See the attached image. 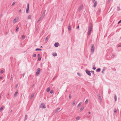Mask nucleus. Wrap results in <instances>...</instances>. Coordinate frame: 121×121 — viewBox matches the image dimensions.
<instances>
[{
	"label": "nucleus",
	"instance_id": "nucleus-27",
	"mask_svg": "<svg viewBox=\"0 0 121 121\" xmlns=\"http://www.w3.org/2000/svg\"><path fill=\"white\" fill-rule=\"evenodd\" d=\"M82 104V103L81 102H80L78 105L77 106V107H78L80 105H81Z\"/></svg>",
	"mask_w": 121,
	"mask_h": 121
},
{
	"label": "nucleus",
	"instance_id": "nucleus-51",
	"mask_svg": "<svg viewBox=\"0 0 121 121\" xmlns=\"http://www.w3.org/2000/svg\"><path fill=\"white\" fill-rule=\"evenodd\" d=\"M36 56V54H34L33 55V56L34 57H35Z\"/></svg>",
	"mask_w": 121,
	"mask_h": 121
},
{
	"label": "nucleus",
	"instance_id": "nucleus-21",
	"mask_svg": "<svg viewBox=\"0 0 121 121\" xmlns=\"http://www.w3.org/2000/svg\"><path fill=\"white\" fill-rule=\"evenodd\" d=\"M19 29V27H18V26H17L16 28V30L17 31H18Z\"/></svg>",
	"mask_w": 121,
	"mask_h": 121
},
{
	"label": "nucleus",
	"instance_id": "nucleus-19",
	"mask_svg": "<svg viewBox=\"0 0 121 121\" xmlns=\"http://www.w3.org/2000/svg\"><path fill=\"white\" fill-rule=\"evenodd\" d=\"M84 108V107H83V106L80 109V111H82L83 109Z\"/></svg>",
	"mask_w": 121,
	"mask_h": 121
},
{
	"label": "nucleus",
	"instance_id": "nucleus-29",
	"mask_svg": "<svg viewBox=\"0 0 121 121\" xmlns=\"http://www.w3.org/2000/svg\"><path fill=\"white\" fill-rule=\"evenodd\" d=\"M59 43L58 42L55 43L54 45H58Z\"/></svg>",
	"mask_w": 121,
	"mask_h": 121
},
{
	"label": "nucleus",
	"instance_id": "nucleus-17",
	"mask_svg": "<svg viewBox=\"0 0 121 121\" xmlns=\"http://www.w3.org/2000/svg\"><path fill=\"white\" fill-rule=\"evenodd\" d=\"M50 90V88L49 87L46 90V91L47 92H48Z\"/></svg>",
	"mask_w": 121,
	"mask_h": 121
},
{
	"label": "nucleus",
	"instance_id": "nucleus-3",
	"mask_svg": "<svg viewBox=\"0 0 121 121\" xmlns=\"http://www.w3.org/2000/svg\"><path fill=\"white\" fill-rule=\"evenodd\" d=\"M85 72L89 76H91V72L88 70L87 69H86L85 70Z\"/></svg>",
	"mask_w": 121,
	"mask_h": 121
},
{
	"label": "nucleus",
	"instance_id": "nucleus-13",
	"mask_svg": "<svg viewBox=\"0 0 121 121\" xmlns=\"http://www.w3.org/2000/svg\"><path fill=\"white\" fill-rule=\"evenodd\" d=\"M106 69V68L105 67H104L103 68V69L102 70V71L101 72L102 73H103V74H104V72L105 71V70Z\"/></svg>",
	"mask_w": 121,
	"mask_h": 121
},
{
	"label": "nucleus",
	"instance_id": "nucleus-54",
	"mask_svg": "<svg viewBox=\"0 0 121 121\" xmlns=\"http://www.w3.org/2000/svg\"><path fill=\"white\" fill-rule=\"evenodd\" d=\"M92 2L93 3H94V2H95V0H92Z\"/></svg>",
	"mask_w": 121,
	"mask_h": 121
},
{
	"label": "nucleus",
	"instance_id": "nucleus-45",
	"mask_svg": "<svg viewBox=\"0 0 121 121\" xmlns=\"http://www.w3.org/2000/svg\"><path fill=\"white\" fill-rule=\"evenodd\" d=\"M15 4V2H13V3L12 4V5L13 6V5H14V4Z\"/></svg>",
	"mask_w": 121,
	"mask_h": 121
},
{
	"label": "nucleus",
	"instance_id": "nucleus-59",
	"mask_svg": "<svg viewBox=\"0 0 121 121\" xmlns=\"http://www.w3.org/2000/svg\"><path fill=\"white\" fill-rule=\"evenodd\" d=\"M2 78V77H0V79H1Z\"/></svg>",
	"mask_w": 121,
	"mask_h": 121
},
{
	"label": "nucleus",
	"instance_id": "nucleus-58",
	"mask_svg": "<svg viewBox=\"0 0 121 121\" xmlns=\"http://www.w3.org/2000/svg\"><path fill=\"white\" fill-rule=\"evenodd\" d=\"M24 75H25V73H23V78Z\"/></svg>",
	"mask_w": 121,
	"mask_h": 121
},
{
	"label": "nucleus",
	"instance_id": "nucleus-2",
	"mask_svg": "<svg viewBox=\"0 0 121 121\" xmlns=\"http://www.w3.org/2000/svg\"><path fill=\"white\" fill-rule=\"evenodd\" d=\"M91 51L92 53H93L94 52L95 48L94 46H91Z\"/></svg>",
	"mask_w": 121,
	"mask_h": 121
},
{
	"label": "nucleus",
	"instance_id": "nucleus-28",
	"mask_svg": "<svg viewBox=\"0 0 121 121\" xmlns=\"http://www.w3.org/2000/svg\"><path fill=\"white\" fill-rule=\"evenodd\" d=\"M42 50V49H41L40 48H36L35 49V50L36 51H41Z\"/></svg>",
	"mask_w": 121,
	"mask_h": 121
},
{
	"label": "nucleus",
	"instance_id": "nucleus-20",
	"mask_svg": "<svg viewBox=\"0 0 121 121\" xmlns=\"http://www.w3.org/2000/svg\"><path fill=\"white\" fill-rule=\"evenodd\" d=\"M36 75L37 76H38L39 75V71H37L36 72Z\"/></svg>",
	"mask_w": 121,
	"mask_h": 121
},
{
	"label": "nucleus",
	"instance_id": "nucleus-9",
	"mask_svg": "<svg viewBox=\"0 0 121 121\" xmlns=\"http://www.w3.org/2000/svg\"><path fill=\"white\" fill-rule=\"evenodd\" d=\"M97 1H95V2L94 4L93 5V7H95L97 5Z\"/></svg>",
	"mask_w": 121,
	"mask_h": 121
},
{
	"label": "nucleus",
	"instance_id": "nucleus-8",
	"mask_svg": "<svg viewBox=\"0 0 121 121\" xmlns=\"http://www.w3.org/2000/svg\"><path fill=\"white\" fill-rule=\"evenodd\" d=\"M18 92V90H17L16 91L15 93H14V97H16L17 96V95Z\"/></svg>",
	"mask_w": 121,
	"mask_h": 121
},
{
	"label": "nucleus",
	"instance_id": "nucleus-38",
	"mask_svg": "<svg viewBox=\"0 0 121 121\" xmlns=\"http://www.w3.org/2000/svg\"><path fill=\"white\" fill-rule=\"evenodd\" d=\"M45 12H46V10H45L44 11H43V12L42 14H43V15L44 14V15H45Z\"/></svg>",
	"mask_w": 121,
	"mask_h": 121
},
{
	"label": "nucleus",
	"instance_id": "nucleus-5",
	"mask_svg": "<svg viewBox=\"0 0 121 121\" xmlns=\"http://www.w3.org/2000/svg\"><path fill=\"white\" fill-rule=\"evenodd\" d=\"M40 108H46L45 106L43 103H42L41 104Z\"/></svg>",
	"mask_w": 121,
	"mask_h": 121
},
{
	"label": "nucleus",
	"instance_id": "nucleus-31",
	"mask_svg": "<svg viewBox=\"0 0 121 121\" xmlns=\"http://www.w3.org/2000/svg\"><path fill=\"white\" fill-rule=\"evenodd\" d=\"M41 59V58L40 57H39L38 58V60L39 61H40Z\"/></svg>",
	"mask_w": 121,
	"mask_h": 121
},
{
	"label": "nucleus",
	"instance_id": "nucleus-46",
	"mask_svg": "<svg viewBox=\"0 0 121 121\" xmlns=\"http://www.w3.org/2000/svg\"><path fill=\"white\" fill-rule=\"evenodd\" d=\"M4 72V71L3 70H2L1 71H0V73H3Z\"/></svg>",
	"mask_w": 121,
	"mask_h": 121
},
{
	"label": "nucleus",
	"instance_id": "nucleus-32",
	"mask_svg": "<svg viewBox=\"0 0 121 121\" xmlns=\"http://www.w3.org/2000/svg\"><path fill=\"white\" fill-rule=\"evenodd\" d=\"M120 10V8L119 7H117V11H119Z\"/></svg>",
	"mask_w": 121,
	"mask_h": 121
},
{
	"label": "nucleus",
	"instance_id": "nucleus-48",
	"mask_svg": "<svg viewBox=\"0 0 121 121\" xmlns=\"http://www.w3.org/2000/svg\"><path fill=\"white\" fill-rule=\"evenodd\" d=\"M101 9H98V11L99 12H100L101 11Z\"/></svg>",
	"mask_w": 121,
	"mask_h": 121
},
{
	"label": "nucleus",
	"instance_id": "nucleus-53",
	"mask_svg": "<svg viewBox=\"0 0 121 121\" xmlns=\"http://www.w3.org/2000/svg\"><path fill=\"white\" fill-rule=\"evenodd\" d=\"M79 26H78L77 27L76 29H79Z\"/></svg>",
	"mask_w": 121,
	"mask_h": 121
},
{
	"label": "nucleus",
	"instance_id": "nucleus-39",
	"mask_svg": "<svg viewBox=\"0 0 121 121\" xmlns=\"http://www.w3.org/2000/svg\"><path fill=\"white\" fill-rule=\"evenodd\" d=\"M75 103V100L73 101V104H72L73 105V104H74Z\"/></svg>",
	"mask_w": 121,
	"mask_h": 121
},
{
	"label": "nucleus",
	"instance_id": "nucleus-62",
	"mask_svg": "<svg viewBox=\"0 0 121 121\" xmlns=\"http://www.w3.org/2000/svg\"><path fill=\"white\" fill-rule=\"evenodd\" d=\"M12 77H11V78H10V80H11L12 79Z\"/></svg>",
	"mask_w": 121,
	"mask_h": 121
},
{
	"label": "nucleus",
	"instance_id": "nucleus-56",
	"mask_svg": "<svg viewBox=\"0 0 121 121\" xmlns=\"http://www.w3.org/2000/svg\"><path fill=\"white\" fill-rule=\"evenodd\" d=\"M21 11V10L20 9L19 11V12L20 13Z\"/></svg>",
	"mask_w": 121,
	"mask_h": 121
},
{
	"label": "nucleus",
	"instance_id": "nucleus-55",
	"mask_svg": "<svg viewBox=\"0 0 121 121\" xmlns=\"http://www.w3.org/2000/svg\"><path fill=\"white\" fill-rule=\"evenodd\" d=\"M40 54H38V57H40Z\"/></svg>",
	"mask_w": 121,
	"mask_h": 121
},
{
	"label": "nucleus",
	"instance_id": "nucleus-30",
	"mask_svg": "<svg viewBox=\"0 0 121 121\" xmlns=\"http://www.w3.org/2000/svg\"><path fill=\"white\" fill-rule=\"evenodd\" d=\"M88 101V99H87L85 102V103L86 104H87V102Z\"/></svg>",
	"mask_w": 121,
	"mask_h": 121
},
{
	"label": "nucleus",
	"instance_id": "nucleus-16",
	"mask_svg": "<svg viewBox=\"0 0 121 121\" xmlns=\"http://www.w3.org/2000/svg\"><path fill=\"white\" fill-rule=\"evenodd\" d=\"M31 19V15H29L28 16L27 19Z\"/></svg>",
	"mask_w": 121,
	"mask_h": 121
},
{
	"label": "nucleus",
	"instance_id": "nucleus-15",
	"mask_svg": "<svg viewBox=\"0 0 121 121\" xmlns=\"http://www.w3.org/2000/svg\"><path fill=\"white\" fill-rule=\"evenodd\" d=\"M52 55L53 56H55L57 55V54L55 52H54L52 54Z\"/></svg>",
	"mask_w": 121,
	"mask_h": 121
},
{
	"label": "nucleus",
	"instance_id": "nucleus-1",
	"mask_svg": "<svg viewBox=\"0 0 121 121\" xmlns=\"http://www.w3.org/2000/svg\"><path fill=\"white\" fill-rule=\"evenodd\" d=\"M92 30V24L91 23L88 29V34L89 35L91 33V31Z\"/></svg>",
	"mask_w": 121,
	"mask_h": 121
},
{
	"label": "nucleus",
	"instance_id": "nucleus-26",
	"mask_svg": "<svg viewBox=\"0 0 121 121\" xmlns=\"http://www.w3.org/2000/svg\"><path fill=\"white\" fill-rule=\"evenodd\" d=\"M114 99L115 101H116L117 100V96L115 95L114 96Z\"/></svg>",
	"mask_w": 121,
	"mask_h": 121
},
{
	"label": "nucleus",
	"instance_id": "nucleus-23",
	"mask_svg": "<svg viewBox=\"0 0 121 121\" xmlns=\"http://www.w3.org/2000/svg\"><path fill=\"white\" fill-rule=\"evenodd\" d=\"M49 38V36H47L46 38L45 39V41H47L48 40V39Z\"/></svg>",
	"mask_w": 121,
	"mask_h": 121
},
{
	"label": "nucleus",
	"instance_id": "nucleus-60",
	"mask_svg": "<svg viewBox=\"0 0 121 121\" xmlns=\"http://www.w3.org/2000/svg\"><path fill=\"white\" fill-rule=\"evenodd\" d=\"M55 46L56 47H57L58 46Z\"/></svg>",
	"mask_w": 121,
	"mask_h": 121
},
{
	"label": "nucleus",
	"instance_id": "nucleus-50",
	"mask_svg": "<svg viewBox=\"0 0 121 121\" xmlns=\"http://www.w3.org/2000/svg\"><path fill=\"white\" fill-rule=\"evenodd\" d=\"M41 19L40 18H39V19L38 20L37 22H39L41 20Z\"/></svg>",
	"mask_w": 121,
	"mask_h": 121
},
{
	"label": "nucleus",
	"instance_id": "nucleus-6",
	"mask_svg": "<svg viewBox=\"0 0 121 121\" xmlns=\"http://www.w3.org/2000/svg\"><path fill=\"white\" fill-rule=\"evenodd\" d=\"M29 3H28L27 4V7L26 8V13H28V11L29 10Z\"/></svg>",
	"mask_w": 121,
	"mask_h": 121
},
{
	"label": "nucleus",
	"instance_id": "nucleus-22",
	"mask_svg": "<svg viewBox=\"0 0 121 121\" xmlns=\"http://www.w3.org/2000/svg\"><path fill=\"white\" fill-rule=\"evenodd\" d=\"M114 112L116 114L117 113V110L116 108H115L114 110Z\"/></svg>",
	"mask_w": 121,
	"mask_h": 121
},
{
	"label": "nucleus",
	"instance_id": "nucleus-64",
	"mask_svg": "<svg viewBox=\"0 0 121 121\" xmlns=\"http://www.w3.org/2000/svg\"><path fill=\"white\" fill-rule=\"evenodd\" d=\"M41 48H43V47L42 46H41L40 47Z\"/></svg>",
	"mask_w": 121,
	"mask_h": 121
},
{
	"label": "nucleus",
	"instance_id": "nucleus-52",
	"mask_svg": "<svg viewBox=\"0 0 121 121\" xmlns=\"http://www.w3.org/2000/svg\"><path fill=\"white\" fill-rule=\"evenodd\" d=\"M121 22V20L119 21L118 22V24L120 23Z\"/></svg>",
	"mask_w": 121,
	"mask_h": 121
},
{
	"label": "nucleus",
	"instance_id": "nucleus-10",
	"mask_svg": "<svg viewBox=\"0 0 121 121\" xmlns=\"http://www.w3.org/2000/svg\"><path fill=\"white\" fill-rule=\"evenodd\" d=\"M68 30L69 31L71 28V26L69 24V25L68 26Z\"/></svg>",
	"mask_w": 121,
	"mask_h": 121
},
{
	"label": "nucleus",
	"instance_id": "nucleus-11",
	"mask_svg": "<svg viewBox=\"0 0 121 121\" xmlns=\"http://www.w3.org/2000/svg\"><path fill=\"white\" fill-rule=\"evenodd\" d=\"M45 16V15H43V14H42L41 16L40 17V18L41 19L43 20V19L44 16Z\"/></svg>",
	"mask_w": 121,
	"mask_h": 121
},
{
	"label": "nucleus",
	"instance_id": "nucleus-25",
	"mask_svg": "<svg viewBox=\"0 0 121 121\" xmlns=\"http://www.w3.org/2000/svg\"><path fill=\"white\" fill-rule=\"evenodd\" d=\"M116 54H115L114 53H113L112 54V56H113V57H116Z\"/></svg>",
	"mask_w": 121,
	"mask_h": 121
},
{
	"label": "nucleus",
	"instance_id": "nucleus-42",
	"mask_svg": "<svg viewBox=\"0 0 121 121\" xmlns=\"http://www.w3.org/2000/svg\"><path fill=\"white\" fill-rule=\"evenodd\" d=\"M60 108H58L56 109V111L57 112L58 111L60 110Z\"/></svg>",
	"mask_w": 121,
	"mask_h": 121
},
{
	"label": "nucleus",
	"instance_id": "nucleus-49",
	"mask_svg": "<svg viewBox=\"0 0 121 121\" xmlns=\"http://www.w3.org/2000/svg\"><path fill=\"white\" fill-rule=\"evenodd\" d=\"M18 86V84H16V86H15V88H17V87Z\"/></svg>",
	"mask_w": 121,
	"mask_h": 121
},
{
	"label": "nucleus",
	"instance_id": "nucleus-7",
	"mask_svg": "<svg viewBox=\"0 0 121 121\" xmlns=\"http://www.w3.org/2000/svg\"><path fill=\"white\" fill-rule=\"evenodd\" d=\"M83 5L82 4L80 5V6L79 7L78 9V10L79 12H80L82 10V8L83 7Z\"/></svg>",
	"mask_w": 121,
	"mask_h": 121
},
{
	"label": "nucleus",
	"instance_id": "nucleus-36",
	"mask_svg": "<svg viewBox=\"0 0 121 121\" xmlns=\"http://www.w3.org/2000/svg\"><path fill=\"white\" fill-rule=\"evenodd\" d=\"M37 70L38 71H39V72L41 70V69L40 68H38L37 69Z\"/></svg>",
	"mask_w": 121,
	"mask_h": 121
},
{
	"label": "nucleus",
	"instance_id": "nucleus-18",
	"mask_svg": "<svg viewBox=\"0 0 121 121\" xmlns=\"http://www.w3.org/2000/svg\"><path fill=\"white\" fill-rule=\"evenodd\" d=\"M80 119V117L79 116H78L76 117V120L78 121Z\"/></svg>",
	"mask_w": 121,
	"mask_h": 121
},
{
	"label": "nucleus",
	"instance_id": "nucleus-14",
	"mask_svg": "<svg viewBox=\"0 0 121 121\" xmlns=\"http://www.w3.org/2000/svg\"><path fill=\"white\" fill-rule=\"evenodd\" d=\"M100 68H98L96 70V71L97 72H99L100 71Z\"/></svg>",
	"mask_w": 121,
	"mask_h": 121
},
{
	"label": "nucleus",
	"instance_id": "nucleus-33",
	"mask_svg": "<svg viewBox=\"0 0 121 121\" xmlns=\"http://www.w3.org/2000/svg\"><path fill=\"white\" fill-rule=\"evenodd\" d=\"M53 92V91L52 90H51L50 91V93L51 94H52Z\"/></svg>",
	"mask_w": 121,
	"mask_h": 121
},
{
	"label": "nucleus",
	"instance_id": "nucleus-43",
	"mask_svg": "<svg viewBox=\"0 0 121 121\" xmlns=\"http://www.w3.org/2000/svg\"><path fill=\"white\" fill-rule=\"evenodd\" d=\"M3 107H1L0 108V111H1V110L3 109Z\"/></svg>",
	"mask_w": 121,
	"mask_h": 121
},
{
	"label": "nucleus",
	"instance_id": "nucleus-63",
	"mask_svg": "<svg viewBox=\"0 0 121 121\" xmlns=\"http://www.w3.org/2000/svg\"><path fill=\"white\" fill-rule=\"evenodd\" d=\"M0 16L1 17H2V14H1V15H0Z\"/></svg>",
	"mask_w": 121,
	"mask_h": 121
},
{
	"label": "nucleus",
	"instance_id": "nucleus-37",
	"mask_svg": "<svg viewBox=\"0 0 121 121\" xmlns=\"http://www.w3.org/2000/svg\"><path fill=\"white\" fill-rule=\"evenodd\" d=\"M77 74L78 75V76H81V74L80 73H78Z\"/></svg>",
	"mask_w": 121,
	"mask_h": 121
},
{
	"label": "nucleus",
	"instance_id": "nucleus-34",
	"mask_svg": "<svg viewBox=\"0 0 121 121\" xmlns=\"http://www.w3.org/2000/svg\"><path fill=\"white\" fill-rule=\"evenodd\" d=\"M34 96V94H32L31 95V97L32 98Z\"/></svg>",
	"mask_w": 121,
	"mask_h": 121
},
{
	"label": "nucleus",
	"instance_id": "nucleus-44",
	"mask_svg": "<svg viewBox=\"0 0 121 121\" xmlns=\"http://www.w3.org/2000/svg\"><path fill=\"white\" fill-rule=\"evenodd\" d=\"M96 69V67H94L93 68V69L94 70H95Z\"/></svg>",
	"mask_w": 121,
	"mask_h": 121
},
{
	"label": "nucleus",
	"instance_id": "nucleus-35",
	"mask_svg": "<svg viewBox=\"0 0 121 121\" xmlns=\"http://www.w3.org/2000/svg\"><path fill=\"white\" fill-rule=\"evenodd\" d=\"M69 98L70 99H71V94H70L69 95Z\"/></svg>",
	"mask_w": 121,
	"mask_h": 121
},
{
	"label": "nucleus",
	"instance_id": "nucleus-24",
	"mask_svg": "<svg viewBox=\"0 0 121 121\" xmlns=\"http://www.w3.org/2000/svg\"><path fill=\"white\" fill-rule=\"evenodd\" d=\"M25 37L24 35H23L22 36V39H25Z\"/></svg>",
	"mask_w": 121,
	"mask_h": 121
},
{
	"label": "nucleus",
	"instance_id": "nucleus-47",
	"mask_svg": "<svg viewBox=\"0 0 121 121\" xmlns=\"http://www.w3.org/2000/svg\"><path fill=\"white\" fill-rule=\"evenodd\" d=\"M111 1V0H108L107 3L108 4H109L110 2Z\"/></svg>",
	"mask_w": 121,
	"mask_h": 121
},
{
	"label": "nucleus",
	"instance_id": "nucleus-61",
	"mask_svg": "<svg viewBox=\"0 0 121 121\" xmlns=\"http://www.w3.org/2000/svg\"><path fill=\"white\" fill-rule=\"evenodd\" d=\"M88 113H89V114H90L91 113V112H88Z\"/></svg>",
	"mask_w": 121,
	"mask_h": 121
},
{
	"label": "nucleus",
	"instance_id": "nucleus-57",
	"mask_svg": "<svg viewBox=\"0 0 121 121\" xmlns=\"http://www.w3.org/2000/svg\"><path fill=\"white\" fill-rule=\"evenodd\" d=\"M121 47V46H118V47H117V48H118L119 47Z\"/></svg>",
	"mask_w": 121,
	"mask_h": 121
},
{
	"label": "nucleus",
	"instance_id": "nucleus-40",
	"mask_svg": "<svg viewBox=\"0 0 121 121\" xmlns=\"http://www.w3.org/2000/svg\"><path fill=\"white\" fill-rule=\"evenodd\" d=\"M25 120L27 119V115H25Z\"/></svg>",
	"mask_w": 121,
	"mask_h": 121
},
{
	"label": "nucleus",
	"instance_id": "nucleus-4",
	"mask_svg": "<svg viewBox=\"0 0 121 121\" xmlns=\"http://www.w3.org/2000/svg\"><path fill=\"white\" fill-rule=\"evenodd\" d=\"M97 96H98V98L100 101L101 102H102V99L101 98V95L100 94L98 93L97 94Z\"/></svg>",
	"mask_w": 121,
	"mask_h": 121
},
{
	"label": "nucleus",
	"instance_id": "nucleus-12",
	"mask_svg": "<svg viewBox=\"0 0 121 121\" xmlns=\"http://www.w3.org/2000/svg\"><path fill=\"white\" fill-rule=\"evenodd\" d=\"M17 20H17H16V18H15L13 21V23L14 24L16 22H17Z\"/></svg>",
	"mask_w": 121,
	"mask_h": 121
},
{
	"label": "nucleus",
	"instance_id": "nucleus-41",
	"mask_svg": "<svg viewBox=\"0 0 121 121\" xmlns=\"http://www.w3.org/2000/svg\"><path fill=\"white\" fill-rule=\"evenodd\" d=\"M91 73L93 74H94V71H91Z\"/></svg>",
	"mask_w": 121,
	"mask_h": 121
}]
</instances>
